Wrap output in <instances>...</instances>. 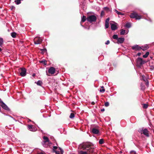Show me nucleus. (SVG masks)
Listing matches in <instances>:
<instances>
[{
  "label": "nucleus",
  "mask_w": 154,
  "mask_h": 154,
  "mask_svg": "<svg viewBox=\"0 0 154 154\" xmlns=\"http://www.w3.org/2000/svg\"><path fill=\"white\" fill-rule=\"evenodd\" d=\"M130 17L131 18H135L136 20H140L142 18L141 16L138 15L135 12L131 13L130 15Z\"/></svg>",
  "instance_id": "obj_2"
},
{
  "label": "nucleus",
  "mask_w": 154,
  "mask_h": 154,
  "mask_svg": "<svg viewBox=\"0 0 154 154\" xmlns=\"http://www.w3.org/2000/svg\"><path fill=\"white\" fill-rule=\"evenodd\" d=\"M117 23H116L111 24V27L112 30H115L117 29Z\"/></svg>",
  "instance_id": "obj_12"
},
{
  "label": "nucleus",
  "mask_w": 154,
  "mask_h": 154,
  "mask_svg": "<svg viewBox=\"0 0 154 154\" xmlns=\"http://www.w3.org/2000/svg\"><path fill=\"white\" fill-rule=\"evenodd\" d=\"M86 19V17L85 16H83L82 17L81 21L82 22H84L85 21Z\"/></svg>",
  "instance_id": "obj_23"
},
{
  "label": "nucleus",
  "mask_w": 154,
  "mask_h": 154,
  "mask_svg": "<svg viewBox=\"0 0 154 154\" xmlns=\"http://www.w3.org/2000/svg\"><path fill=\"white\" fill-rule=\"evenodd\" d=\"M110 42L109 40H107L105 43V44L106 45H108L109 44Z\"/></svg>",
  "instance_id": "obj_43"
},
{
  "label": "nucleus",
  "mask_w": 154,
  "mask_h": 154,
  "mask_svg": "<svg viewBox=\"0 0 154 154\" xmlns=\"http://www.w3.org/2000/svg\"><path fill=\"white\" fill-rule=\"evenodd\" d=\"M143 107L144 109H146L148 107V105L146 104H144Z\"/></svg>",
  "instance_id": "obj_35"
},
{
  "label": "nucleus",
  "mask_w": 154,
  "mask_h": 154,
  "mask_svg": "<svg viewBox=\"0 0 154 154\" xmlns=\"http://www.w3.org/2000/svg\"><path fill=\"white\" fill-rule=\"evenodd\" d=\"M109 18H107V19H106V20H105V23H109Z\"/></svg>",
  "instance_id": "obj_41"
},
{
  "label": "nucleus",
  "mask_w": 154,
  "mask_h": 154,
  "mask_svg": "<svg viewBox=\"0 0 154 154\" xmlns=\"http://www.w3.org/2000/svg\"><path fill=\"white\" fill-rule=\"evenodd\" d=\"M109 154V153H108V154Z\"/></svg>",
  "instance_id": "obj_60"
},
{
  "label": "nucleus",
  "mask_w": 154,
  "mask_h": 154,
  "mask_svg": "<svg viewBox=\"0 0 154 154\" xmlns=\"http://www.w3.org/2000/svg\"><path fill=\"white\" fill-rule=\"evenodd\" d=\"M15 7H14V6H11V9H13Z\"/></svg>",
  "instance_id": "obj_54"
},
{
  "label": "nucleus",
  "mask_w": 154,
  "mask_h": 154,
  "mask_svg": "<svg viewBox=\"0 0 154 154\" xmlns=\"http://www.w3.org/2000/svg\"><path fill=\"white\" fill-rule=\"evenodd\" d=\"M117 40V43L118 44H122L124 42L125 40V38H118Z\"/></svg>",
  "instance_id": "obj_13"
},
{
  "label": "nucleus",
  "mask_w": 154,
  "mask_h": 154,
  "mask_svg": "<svg viewBox=\"0 0 154 154\" xmlns=\"http://www.w3.org/2000/svg\"><path fill=\"white\" fill-rule=\"evenodd\" d=\"M41 63H42L44 64L45 65H46L47 64V61L45 60H42L40 61Z\"/></svg>",
  "instance_id": "obj_28"
},
{
  "label": "nucleus",
  "mask_w": 154,
  "mask_h": 154,
  "mask_svg": "<svg viewBox=\"0 0 154 154\" xmlns=\"http://www.w3.org/2000/svg\"><path fill=\"white\" fill-rule=\"evenodd\" d=\"M104 110H105V109H101V111H102V112L104 111Z\"/></svg>",
  "instance_id": "obj_49"
},
{
  "label": "nucleus",
  "mask_w": 154,
  "mask_h": 154,
  "mask_svg": "<svg viewBox=\"0 0 154 154\" xmlns=\"http://www.w3.org/2000/svg\"><path fill=\"white\" fill-rule=\"evenodd\" d=\"M9 117H11V118L13 119L14 120H15V119H14L13 117H12V116H10V115H9L8 116Z\"/></svg>",
  "instance_id": "obj_51"
},
{
  "label": "nucleus",
  "mask_w": 154,
  "mask_h": 154,
  "mask_svg": "<svg viewBox=\"0 0 154 154\" xmlns=\"http://www.w3.org/2000/svg\"><path fill=\"white\" fill-rule=\"evenodd\" d=\"M35 75V73H33V74L32 75V76H33V77H34Z\"/></svg>",
  "instance_id": "obj_53"
},
{
  "label": "nucleus",
  "mask_w": 154,
  "mask_h": 154,
  "mask_svg": "<svg viewBox=\"0 0 154 154\" xmlns=\"http://www.w3.org/2000/svg\"><path fill=\"white\" fill-rule=\"evenodd\" d=\"M0 103L1 104V107L3 109L8 111H10V109L1 99H0Z\"/></svg>",
  "instance_id": "obj_6"
},
{
  "label": "nucleus",
  "mask_w": 154,
  "mask_h": 154,
  "mask_svg": "<svg viewBox=\"0 0 154 154\" xmlns=\"http://www.w3.org/2000/svg\"><path fill=\"white\" fill-rule=\"evenodd\" d=\"M112 38L114 39H117V40L118 37L117 35H113Z\"/></svg>",
  "instance_id": "obj_30"
},
{
  "label": "nucleus",
  "mask_w": 154,
  "mask_h": 154,
  "mask_svg": "<svg viewBox=\"0 0 154 154\" xmlns=\"http://www.w3.org/2000/svg\"><path fill=\"white\" fill-rule=\"evenodd\" d=\"M105 14L104 12L103 11H102L100 13V16L101 17H102Z\"/></svg>",
  "instance_id": "obj_33"
},
{
  "label": "nucleus",
  "mask_w": 154,
  "mask_h": 154,
  "mask_svg": "<svg viewBox=\"0 0 154 154\" xmlns=\"http://www.w3.org/2000/svg\"><path fill=\"white\" fill-rule=\"evenodd\" d=\"M101 88H104V87L103 86H102L101 87Z\"/></svg>",
  "instance_id": "obj_56"
},
{
  "label": "nucleus",
  "mask_w": 154,
  "mask_h": 154,
  "mask_svg": "<svg viewBox=\"0 0 154 154\" xmlns=\"http://www.w3.org/2000/svg\"><path fill=\"white\" fill-rule=\"evenodd\" d=\"M141 53L140 52H139L137 54V55L138 56H140L141 55Z\"/></svg>",
  "instance_id": "obj_47"
},
{
  "label": "nucleus",
  "mask_w": 154,
  "mask_h": 154,
  "mask_svg": "<svg viewBox=\"0 0 154 154\" xmlns=\"http://www.w3.org/2000/svg\"><path fill=\"white\" fill-rule=\"evenodd\" d=\"M130 153L131 154H136V152L134 150H131L130 151Z\"/></svg>",
  "instance_id": "obj_34"
},
{
  "label": "nucleus",
  "mask_w": 154,
  "mask_h": 154,
  "mask_svg": "<svg viewBox=\"0 0 154 154\" xmlns=\"http://www.w3.org/2000/svg\"><path fill=\"white\" fill-rule=\"evenodd\" d=\"M146 82L145 84L148 87L149 85V82L148 80L146 81V82Z\"/></svg>",
  "instance_id": "obj_40"
},
{
  "label": "nucleus",
  "mask_w": 154,
  "mask_h": 154,
  "mask_svg": "<svg viewBox=\"0 0 154 154\" xmlns=\"http://www.w3.org/2000/svg\"><path fill=\"white\" fill-rule=\"evenodd\" d=\"M91 132L93 134H97L99 133V131L98 129L95 128H94L92 129Z\"/></svg>",
  "instance_id": "obj_15"
},
{
  "label": "nucleus",
  "mask_w": 154,
  "mask_h": 154,
  "mask_svg": "<svg viewBox=\"0 0 154 154\" xmlns=\"http://www.w3.org/2000/svg\"><path fill=\"white\" fill-rule=\"evenodd\" d=\"M136 62L137 65L140 66L141 65L146 63L147 61L143 60L142 58L139 57L137 59Z\"/></svg>",
  "instance_id": "obj_5"
},
{
  "label": "nucleus",
  "mask_w": 154,
  "mask_h": 154,
  "mask_svg": "<svg viewBox=\"0 0 154 154\" xmlns=\"http://www.w3.org/2000/svg\"><path fill=\"white\" fill-rule=\"evenodd\" d=\"M141 80H143L144 82H146L148 79L145 76L143 75L142 76Z\"/></svg>",
  "instance_id": "obj_21"
},
{
  "label": "nucleus",
  "mask_w": 154,
  "mask_h": 154,
  "mask_svg": "<svg viewBox=\"0 0 154 154\" xmlns=\"http://www.w3.org/2000/svg\"><path fill=\"white\" fill-rule=\"evenodd\" d=\"M143 18L146 20L147 21H149V22H152V20L149 17H148V19H146L145 17H143Z\"/></svg>",
  "instance_id": "obj_39"
},
{
  "label": "nucleus",
  "mask_w": 154,
  "mask_h": 154,
  "mask_svg": "<svg viewBox=\"0 0 154 154\" xmlns=\"http://www.w3.org/2000/svg\"><path fill=\"white\" fill-rule=\"evenodd\" d=\"M38 154H45L43 152H40L38 153Z\"/></svg>",
  "instance_id": "obj_50"
},
{
  "label": "nucleus",
  "mask_w": 154,
  "mask_h": 154,
  "mask_svg": "<svg viewBox=\"0 0 154 154\" xmlns=\"http://www.w3.org/2000/svg\"><path fill=\"white\" fill-rule=\"evenodd\" d=\"M46 73H47V74H46V75H48L47 73V71H46Z\"/></svg>",
  "instance_id": "obj_59"
},
{
  "label": "nucleus",
  "mask_w": 154,
  "mask_h": 154,
  "mask_svg": "<svg viewBox=\"0 0 154 154\" xmlns=\"http://www.w3.org/2000/svg\"><path fill=\"white\" fill-rule=\"evenodd\" d=\"M40 50L42 51V53L44 54L45 52H47V50L46 48L40 49Z\"/></svg>",
  "instance_id": "obj_20"
},
{
  "label": "nucleus",
  "mask_w": 154,
  "mask_h": 154,
  "mask_svg": "<svg viewBox=\"0 0 154 154\" xmlns=\"http://www.w3.org/2000/svg\"><path fill=\"white\" fill-rule=\"evenodd\" d=\"M16 33L14 32H13L11 33V36L14 38L16 37Z\"/></svg>",
  "instance_id": "obj_27"
},
{
  "label": "nucleus",
  "mask_w": 154,
  "mask_h": 154,
  "mask_svg": "<svg viewBox=\"0 0 154 154\" xmlns=\"http://www.w3.org/2000/svg\"><path fill=\"white\" fill-rule=\"evenodd\" d=\"M149 54V52H146V54L143 55V57L144 58H146L147 57Z\"/></svg>",
  "instance_id": "obj_24"
},
{
  "label": "nucleus",
  "mask_w": 154,
  "mask_h": 154,
  "mask_svg": "<svg viewBox=\"0 0 154 154\" xmlns=\"http://www.w3.org/2000/svg\"><path fill=\"white\" fill-rule=\"evenodd\" d=\"M42 41V39L38 37H36L34 39V44L36 45L41 44Z\"/></svg>",
  "instance_id": "obj_7"
},
{
  "label": "nucleus",
  "mask_w": 154,
  "mask_h": 154,
  "mask_svg": "<svg viewBox=\"0 0 154 154\" xmlns=\"http://www.w3.org/2000/svg\"><path fill=\"white\" fill-rule=\"evenodd\" d=\"M141 49L144 51L147 50L149 48L148 46L147 45H146L144 46H142L141 47Z\"/></svg>",
  "instance_id": "obj_16"
},
{
  "label": "nucleus",
  "mask_w": 154,
  "mask_h": 154,
  "mask_svg": "<svg viewBox=\"0 0 154 154\" xmlns=\"http://www.w3.org/2000/svg\"><path fill=\"white\" fill-rule=\"evenodd\" d=\"M140 87H141V90L143 91L145 90V86L142 83H141V84Z\"/></svg>",
  "instance_id": "obj_25"
},
{
  "label": "nucleus",
  "mask_w": 154,
  "mask_h": 154,
  "mask_svg": "<svg viewBox=\"0 0 154 154\" xmlns=\"http://www.w3.org/2000/svg\"><path fill=\"white\" fill-rule=\"evenodd\" d=\"M125 26L127 28H130L131 26V23H127L125 24Z\"/></svg>",
  "instance_id": "obj_19"
},
{
  "label": "nucleus",
  "mask_w": 154,
  "mask_h": 154,
  "mask_svg": "<svg viewBox=\"0 0 154 154\" xmlns=\"http://www.w3.org/2000/svg\"><path fill=\"white\" fill-rule=\"evenodd\" d=\"M54 152H55L56 154H60L59 151L56 150H54Z\"/></svg>",
  "instance_id": "obj_45"
},
{
  "label": "nucleus",
  "mask_w": 154,
  "mask_h": 154,
  "mask_svg": "<svg viewBox=\"0 0 154 154\" xmlns=\"http://www.w3.org/2000/svg\"><path fill=\"white\" fill-rule=\"evenodd\" d=\"M138 131L141 134H143L144 135L147 137H149V136L148 132V131L146 128L144 129L143 128L142 129L140 128L138 130Z\"/></svg>",
  "instance_id": "obj_3"
},
{
  "label": "nucleus",
  "mask_w": 154,
  "mask_h": 154,
  "mask_svg": "<svg viewBox=\"0 0 154 154\" xmlns=\"http://www.w3.org/2000/svg\"><path fill=\"white\" fill-rule=\"evenodd\" d=\"M128 33V32H127L125 30L122 29L121 30V31L120 32V34L121 35H124L125 34H127Z\"/></svg>",
  "instance_id": "obj_17"
},
{
  "label": "nucleus",
  "mask_w": 154,
  "mask_h": 154,
  "mask_svg": "<svg viewBox=\"0 0 154 154\" xmlns=\"http://www.w3.org/2000/svg\"><path fill=\"white\" fill-rule=\"evenodd\" d=\"M36 84L38 85L41 86L42 84V81L38 80L36 82Z\"/></svg>",
  "instance_id": "obj_22"
},
{
  "label": "nucleus",
  "mask_w": 154,
  "mask_h": 154,
  "mask_svg": "<svg viewBox=\"0 0 154 154\" xmlns=\"http://www.w3.org/2000/svg\"><path fill=\"white\" fill-rule=\"evenodd\" d=\"M109 105V103L108 102H106L105 103V106L106 107H107Z\"/></svg>",
  "instance_id": "obj_36"
},
{
  "label": "nucleus",
  "mask_w": 154,
  "mask_h": 154,
  "mask_svg": "<svg viewBox=\"0 0 154 154\" xmlns=\"http://www.w3.org/2000/svg\"><path fill=\"white\" fill-rule=\"evenodd\" d=\"M109 26V23H105V27L106 28H108Z\"/></svg>",
  "instance_id": "obj_37"
},
{
  "label": "nucleus",
  "mask_w": 154,
  "mask_h": 154,
  "mask_svg": "<svg viewBox=\"0 0 154 154\" xmlns=\"http://www.w3.org/2000/svg\"><path fill=\"white\" fill-rule=\"evenodd\" d=\"M75 117V115L73 113H71L69 116V118L71 119H72Z\"/></svg>",
  "instance_id": "obj_32"
},
{
  "label": "nucleus",
  "mask_w": 154,
  "mask_h": 154,
  "mask_svg": "<svg viewBox=\"0 0 154 154\" xmlns=\"http://www.w3.org/2000/svg\"><path fill=\"white\" fill-rule=\"evenodd\" d=\"M81 26H82L83 27H84L85 28H85V27L84 26H83V25H81Z\"/></svg>",
  "instance_id": "obj_55"
},
{
  "label": "nucleus",
  "mask_w": 154,
  "mask_h": 154,
  "mask_svg": "<svg viewBox=\"0 0 154 154\" xmlns=\"http://www.w3.org/2000/svg\"><path fill=\"white\" fill-rule=\"evenodd\" d=\"M60 151H61V152L62 153H63V150L62 149H61L60 148Z\"/></svg>",
  "instance_id": "obj_48"
},
{
  "label": "nucleus",
  "mask_w": 154,
  "mask_h": 154,
  "mask_svg": "<svg viewBox=\"0 0 154 154\" xmlns=\"http://www.w3.org/2000/svg\"><path fill=\"white\" fill-rule=\"evenodd\" d=\"M91 103H92V104H93V105H94L95 104V103L93 101Z\"/></svg>",
  "instance_id": "obj_52"
},
{
  "label": "nucleus",
  "mask_w": 154,
  "mask_h": 154,
  "mask_svg": "<svg viewBox=\"0 0 154 154\" xmlns=\"http://www.w3.org/2000/svg\"><path fill=\"white\" fill-rule=\"evenodd\" d=\"M151 68L150 69L152 70H153L154 69V66H150Z\"/></svg>",
  "instance_id": "obj_46"
},
{
  "label": "nucleus",
  "mask_w": 154,
  "mask_h": 154,
  "mask_svg": "<svg viewBox=\"0 0 154 154\" xmlns=\"http://www.w3.org/2000/svg\"><path fill=\"white\" fill-rule=\"evenodd\" d=\"M48 72L50 73L53 74L55 72V69L54 67H51L49 69Z\"/></svg>",
  "instance_id": "obj_10"
},
{
  "label": "nucleus",
  "mask_w": 154,
  "mask_h": 154,
  "mask_svg": "<svg viewBox=\"0 0 154 154\" xmlns=\"http://www.w3.org/2000/svg\"><path fill=\"white\" fill-rule=\"evenodd\" d=\"M152 45H154V42H153L152 43Z\"/></svg>",
  "instance_id": "obj_57"
},
{
  "label": "nucleus",
  "mask_w": 154,
  "mask_h": 154,
  "mask_svg": "<svg viewBox=\"0 0 154 154\" xmlns=\"http://www.w3.org/2000/svg\"><path fill=\"white\" fill-rule=\"evenodd\" d=\"M43 138L44 140L42 143L43 145H44L46 142H48L49 143V140L47 137L44 136L43 137Z\"/></svg>",
  "instance_id": "obj_14"
},
{
  "label": "nucleus",
  "mask_w": 154,
  "mask_h": 154,
  "mask_svg": "<svg viewBox=\"0 0 154 154\" xmlns=\"http://www.w3.org/2000/svg\"><path fill=\"white\" fill-rule=\"evenodd\" d=\"M114 11L119 15H125L124 13L119 12L116 9H114Z\"/></svg>",
  "instance_id": "obj_18"
},
{
  "label": "nucleus",
  "mask_w": 154,
  "mask_h": 154,
  "mask_svg": "<svg viewBox=\"0 0 154 154\" xmlns=\"http://www.w3.org/2000/svg\"><path fill=\"white\" fill-rule=\"evenodd\" d=\"M91 144L86 143L82 144L80 146L82 149L83 150H87V152L80 151L79 152L80 154H88L90 152H94V148L91 147Z\"/></svg>",
  "instance_id": "obj_1"
},
{
  "label": "nucleus",
  "mask_w": 154,
  "mask_h": 154,
  "mask_svg": "<svg viewBox=\"0 0 154 154\" xmlns=\"http://www.w3.org/2000/svg\"><path fill=\"white\" fill-rule=\"evenodd\" d=\"M3 43V40L2 38H0V45H1Z\"/></svg>",
  "instance_id": "obj_38"
},
{
  "label": "nucleus",
  "mask_w": 154,
  "mask_h": 154,
  "mask_svg": "<svg viewBox=\"0 0 154 154\" xmlns=\"http://www.w3.org/2000/svg\"><path fill=\"white\" fill-rule=\"evenodd\" d=\"M132 49L133 50H139L141 49V47L138 45H136L131 47Z\"/></svg>",
  "instance_id": "obj_11"
},
{
  "label": "nucleus",
  "mask_w": 154,
  "mask_h": 154,
  "mask_svg": "<svg viewBox=\"0 0 154 154\" xmlns=\"http://www.w3.org/2000/svg\"><path fill=\"white\" fill-rule=\"evenodd\" d=\"M99 144H103V143L104 140H103V139H100L99 140Z\"/></svg>",
  "instance_id": "obj_29"
},
{
  "label": "nucleus",
  "mask_w": 154,
  "mask_h": 154,
  "mask_svg": "<svg viewBox=\"0 0 154 154\" xmlns=\"http://www.w3.org/2000/svg\"><path fill=\"white\" fill-rule=\"evenodd\" d=\"M99 91L100 92H104L105 91V89L104 88H103L102 89H100Z\"/></svg>",
  "instance_id": "obj_44"
},
{
  "label": "nucleus",
  "mask_w": 154,
  "mask_h": 154,
  "mask_svg": "<svg viewBox=\"0 0 154 154\" xmlns=\"http://www.w3.org/2000/svg\"><path fill=\"white\" fill-rule=\"evenodd\" d=\"M2 50V49L0 48V51H1Z\"/></svg>",
  "instance_id": "obj_58"
},
{
  "label": "nucleus",
  "mask_w": 154,
  "mask_h": 154,
  "mask_svg": "<svg viewBox=\"0 0 154 154\" xmlns=\"http://www.w3.org/2000/svg\"><path fill=\"white\" fill-rule=\"evenodd\" d=\"M14 2L16 3V4L17 5H19L21 3L20 0H15Z\"/></svg>",
  "instance_id": "obj_31"
},
{
  "label": "nucleus",
  "mask_w": 154,
  "mask_h": 154,
  "mask_svg": "<svg viewBox=\"0 0 154 154\" xmlns=\"http://www.w3.org/2000/svg\"><path fill=\"white\" fill-rule=\"evenodd\" d=\"M103 9L106 11H111V10H110V9H109V8L108 7H104V8H103Z\"/></svg>",
  "instance_id": "obj_26"
},
{
  "label": "nucleus",
  "mask_w": 154,
  "mask_h": 154,
  "mask_svg": "<svg viewBox=\"0 0 154 154\" xmlns=\"http://www.w3.org/2000/svg\"><path fill=\"white\" fill-rule=\"evenodd\" d=\"M57 147L56 146H53V150L54 152V150H55V149H57Z\"/></svg>",
  "instance_id": "obj_42"
},
{
  "label": "nucleus",
  "mask_w": 154,
  "mask_h": 154,
  "mask_svg": "<svg viewBox=\"0 0 154 154\" xmlns=\"http://www.w3.org/2000/svg\"><path fill=\"white\" fill-rule=\"evenodd\" d=\"M87 20L88 21L91 23L96 21L97 17L95 15H91L87 17Z\"/></svg>",
  "instance_id": "obj_4"
},
{
  "label": "nucleus",
  "mask_w": 154,
  "mask_h": 154,
  "mask_svg": "<svg viewBox=\"0 0 154 154\" xmlns=\"http://www.w3.org/2000/svg\"><path fill=\"white\" fill-rule=\"evenodd\" d=\"M28 129L29 130L32 131H35L37 130L35 127H33V125H28Z\"/></svg>",
  "instance_id": "obj_9"
},
{
  "label": "nucleus",
  "mask_w": 154,
  "mask_h": 154,
  "mask_svg": "<svg viewBox=\"0 0 154 154\" xmlns=\"http://www.w3.org/2000/svg\"><path fill=\"white\" fill-rule=\"evenodd\" d=\"M21 72L20 73V75L22 77H24L26 75V70L25 68L21 69Z\"/></svg>",
  "instance_id": "obj_8"
}]
</instances>
